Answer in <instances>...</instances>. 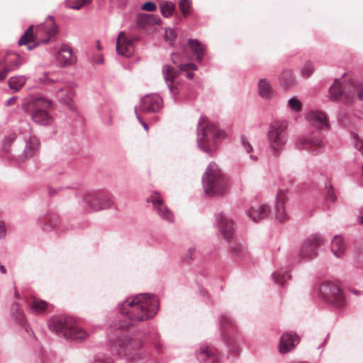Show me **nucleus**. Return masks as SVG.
<instances>
[{
  "instance_id": "nucleus-5",
  "label": "nucleus",
  "mask_w": 363,
  "mask_h": 363,
  "mask_svg": "<svg viewBox=\"0 0 363 363\" xmlns=\"http://www.w3.org/2000/svg\"><path fill=\"white\" fill-rule=\"evenodd\" d=\"M329 97L333 101L342 100L347 103L352 102L357 97L363 101V82H342L340 79H335L329 88Z\"/></svg>"
},
{
  "instance_id": "nucleus-44",
  "label": "nucleus",
  "mask_w": 363,
  "mask_h": 363,
  "mask_svg": "<svg viewBox=\"0 0 363 363\" xmlns=\"http://www.w3.org/2000/svg\"><path fill=\"white\" fill-rule=\"evenodd\" d=\"M72 93L70 92V91H68L65 96L63 97V96H61V98L60 99V101L66 104L67 106V107L69 108V109H73L74 107H73V104H72Z\"/></svg>"
},
{
  "instance_id": "nucleus-60",
  "label": "nucleus",
  "mask_w": 363,
  "mask_h": 363,
  "mask_svg": "<svg viewBox=\"0 0 363 363\" xmlns=\"http://www.w3.org/2000/svg\"><path fill=\"white\" fill-rule=\"evenodd\" d=\"M19 296H20L19 294L17 291H16L15 292V297L18 298H19Z\"/></svg>"
},
{
  "instance_id": "nucleus-1",
  "label": "nucleus",
  "mask_w": 363,
  "mask_h": 363,
  "mask_svg": "<svg viewBox=\"0 0 363 363\" xmlns=\"http://www.w3.org/2000/svg\"><path fill=\"white\" fill-rule=\"evenodd\" d=\"M158 309L159 302L155 295L140 294L126 299L119 306L120 312L126 320L120 321L118 328L127 329L135 323L150 319Z\"/></svg>"
},
{
  "instance_id": "nucleus-34",
  "label": "nucleus",
  "mask_w": 363,
  "mask_h": 363,
  "mask_svg": "<svg viewBox=\"0 0 363 363\" xmlns=\"http://www.w3.org/2000/svg\"><path fill=\"white\" fill-rule=\"evenodd\" d=\"M280 79L284 86L289 87L294 84L295 77L292 71L287 69L283 71Z\"/></svg>"
},
{
  "instance_id": "nucleus-52",
  "label": "nucleus",
  "mask_w": 363,
  "mask_h": 363,
  "mask_svg": "<svg viewBox=\"0 0 363 363\" xmlns=\"http://www.w3.org/2000/svg\"><path fill=\"white\" fill-rule=\"evenodd\" d=\"M33 26H30L25 31V34L26 35H28L30 38H31L33 40Z\"/></svg>"
},
{
  "instance_id": "nucleus-18",
  "label": "nucleus",
  "mask_w": 363,
  "mask_h": 363,
  "mask_svg": "<svg viewBox=\"0 0 363 363\" xmlns=\"http://www.w3.org/2000/svg\"><path fill=\"white\" fill-rule=\"evenodd\" d=\"M299 342L300 338L296 333L286 332L281 337L279 350L282 354L289 352L294 349Z\"/></svg>"
},
{
  "instance_id": "nucleus-56",
  "label": "nucleus",
  "mask_w": 363,
  "mask_h": 363,
  "mask_svg": "<svg viewBox=\"0 0 363 363\" xmlns=\"http://www.w3.org/2000/svg\"><path fill=\"white\" fill-rule=\"evenodd\" d=\"M358 218L359 223H363V209L360 211Z\"/></svg>"
},
{
  "instance_id": "nucleus-9",
  "label": "nucleus",
  "mask_w": 363,
  "mask_h": 363,
  "mask_svg": "<svg viewBox=\"0 0 363 363\" xmlns=\"http://www.w3.org/2000/svg\"><path fill=\"white\" fill-rule=\"evenodd\" d=\"M196 69H197V67L193 63L180 64L178 69L167 65H163L162 74L169 92L174 96L177 94V88L174 83L182 72H186V77L189 79H192L194 74L193 72H189V70Z\"/></svg>"
},
{
  "instance_id": "nucleus-8",
  "label": "nucleus",
  "mask_w": 363,
  "mask_h": 363,
  "mask_svg": "<svg viewBox=\"0 0 363 363\" xmlns=\"http://www.w3.org/2000/svg\"><path fill=\"white\" fill-rule=\"evenodd\" d=\"M141 347V342L138 338L121 336L111 346L113 352H116L120 358H125L128 362L135 359L137 352Z\"/></svg>"
},
{
  "instance_id": "nucleus-35",
  "label": "nucleus",
  "mask_w": 363,
  "mask_h": 363,
  "mask_svg": "<svg viewBox=\"0 0 363 363\" xmlns=\"http://www.w3.org/2000/svg\"><path fill=\"white\" fill-rule=\"evenodd\" d=\"M174 7L175 6L172 1H166L161 2L160 12L164 17L168 18L172 15Z\"/></svg>"
},
{
  "instance_id": "nucleus-55",
  "label": "nucleus",
  "mask_w": 363,
  "mask_h": 363,
  "mask_svg": "<svg viewBox=\"0 0 363 363\" xmlns=\"http://www.w3.org/2000/svg\"><path fill=\"white\" fill-rule=\"evenodd\" d=\"M172 62L173 64H177V55L174 53H172Z\"/></svg>"
},
{
  "instance_id": "nucleus-38",
  "label": "nucleus",
  "mask_w": 363,
  "mask_h": 363,
  "mask_svg": "<svg viewBox=\"0 0 363 363\" xmlns=\"http://www.w3.org/2000/svg\"><path fill=\"white\" fill-rule=\"evenodd\" d=\"M287 107L294 113H299L302 110V104L296 97H292L288 101Z\"/></svg>"
},
{
  "instance_id": "nucleus-4",
  "label": "nucleus",
  "mask_w": 363,
  "mask_h": 363,
  "mask_svg": "<svg viewBox=\"0 0 363 363\" xmlns=\"http://www.w3.org/2000/svg\"><path fill=\"white\" fill-rule=\"evenodd\" d=\"M51 106V101L44 97L28 96L23 100L21 108L30 114L34 123L48 126L53 122L52 116L47 111Z\"/></svg>"
},
{
  "instance_id": "nucleus-39",
  "label": "nucleus",
  "mask_w": 363,
  "mask_h": 363,
  "mask_svg": "<svg viewBox=\"0 0 363 363\" xmlns=\"http://www.w3.org/2000/svg\"><path fill=\"white\" fill-rule=\"evenodd\" d=\"M179 6L184 16H186L191 14L192 8L189 0H181L179 1Z\"/></svg>"
},
{
  "instance_id": "nucleus-53",
  "label": "nucleus",
  "mask_w": 363,
  "mask_h": 363,
  "mask_svg": "<svg viewBox=\"0 0 363 363\" xmlns=\"http://www.w3.org/2000/svg\"><path fill=\"white\" fill-rule=\"evenodd\" d=\"M16 99H17L16 96H13V97L9 98L6 101V106H9L13 104L16 101Z\"/></svg>"
},
{
  "instance_id": "nucleus-36",
  "label": "nucleus",
  "mask_w": 363,
  "mask_h": 363,
  "mask_svg": "<svg viewBox=\"0 0 363 363\" xmlns=\"http://www.w3.org/2000/svg\"><path fill=\"white\" fill-rule=\"evenodd\" d=\"M272 278L274 280V282L279 284L281 286H284V282L291 279V275L287 271L282 272H276L272 274Z\"/></svg>"
},
{
  "instance_id": "nucleus-11",
  "label": "nucleus",
  "mask_w": 363,
  "mask_h": 363,
  "mask_svg": "<svg viewBox=\"0 0 363 363\" xmlns=\"http://www.w3.org/2000/svg\"><path fill=\"white\" fill-rule=\"evenodd\" d=\"M325 243V240L320 235H311L303 242L298 252L299 259L307 261L315 257L318 255L319 247Z\"/></svg>"
},
{
  "instance_id": "nucleus-22",
  "label": "nucleus",
  "mask_w": 363,
  "mask_h": 363,
  "mask_svg": "<svg viewBox=\"0 0 363 363\" xmlns=\"http://www.w3.org/2000/svg\"><path fill=\"white\" fill-rule=\"evenodd\" d=\"M258 94L259 96L265 100L270 101L273 99L274 91L271 83L266 79H261L258 84Z\"/></svg>"
},
{
  "instance_id": "nucleus-13",
  "label": "nucleus",
  "mask_w": 363,
  "mask_h": 363,
  "mask_svg": "<svg viewBox=\"0 0 363 363\" xmlns=\"http://www.w3.org/2000/svg\"><path fill=\"white\" fill-rule=\"evenodd\" d=\"M215 218L219 232L227 242H230L235 231L234 221L222 212L216 213Z\"/></svg>"
},
{
  "instance_id": "nucleus-50",
  "label": "nucleus",
  "mask_w": 363,
  "mask_h": 363,
  "mask_svg": "<svg viewBox=\"0 0 363 363\" xmlns=\"http://www.w3.org/2000/svg\"><path fill=\"white\" fill-rule=\"evenodd\" d=\"M68 189H69V187L60 188L59 189L50 188L49 194H50V195L53 196V195L57 194L60 191H64V190Z\"/></svg>"
},
{
  "instance_id": "nucleus-26",
  "label": "nucleus",
  "mask_w": 363,
  "mask_h": 363,
  "mask_svg": "<svg viewBox=\"0 0 363 363\" xmlns=\"http://www.w3.org/2000/svg\"><path fill=\"white\" fill-rule=\"evenodd\" d=\"M331 251L337 257H342L346 250V244L340 235H335L331 241Z\"/></svg>"
},
{
  "instance_id": "nucleus-40",
  "label": "nucleus",
  "mask_w": 363,
  "mask_h": 363,
  "mask_svg": "<svg viewBox=\"0 0 363 363\" xmlns=\"http://www.w3.org/2000/svg\"><path fill=\"white\" fill-rule=\"evenodd\" d=\"M325 189L326 191L325 199L330 202H334L336 200V196L330 182L325 183Z\"/></svg>"
},
{
  "instance_id": "nucleus-21",
  "label": "nucleus",
  "mask_w": 363,
  "mask_h": 363,
  "mask_svg": "<svg viewBox=\"0 0 363 363\" xmlns=\"http://www.w3.org/2000/svg\"><path fill=\"white\" fill-rule=\"evenodd\" d=\"M0 62L9 73L18 69L25 61L18 55H12L4 57Z\"/></svg>"
},
{
  "instance_id": "nucleus-27",
  "label": "nucleus",
  "mask_w": 363,
  "mask_h": 363,
  "mask_svg": "<svg viewBox=\"0 0 363 363\" xmlns=\"http://www.w3.org/2000/svg\"><path fill=\"white\" fill-rule=\"evenodd\" d=\"M197 359L201 362H206L207 359H212L211 363H215L218 357L215 354L214 349L208 346H201L197 354Z\"/></svg>"
},
{
  "instance_id": "nucleus-48",
  "label": "nucleus",
  "mask_w": 363,
  "mask_h": 363,
  "mask_svg": "<svg viewBox=\"0 0 363 363\" xmlns=\"http://www.w3.org/2000/svg\"><path fill=\"white\" fill-rule=\"evenodd\" d=\"M196 252V250L194 247H190L188 250V252L185 257V259L188 261H192L194 259V254Z\"/></svg>"
},
{
  "instance_id": "nucleus-23",
  "label": "nucleus",
  "mask_w": 363,
  "mask_h": 363,
  "mask_svg": "<svg viewBox=\"0 0 363 363\" xmlns=\"http://www.w3.org/2000/svg\"><path fill=\"white\" fill-rule=\"evenodd\" d=\"M56 60L61 67L72 65L75 62V57L69 48H61L56 55Z\"/></svg>"
},
{
  "instance_id": "nucleus-64",
  "label": "nucleus",
  "mask_w": 363,
  "mask_h": 363,
  "mask_svg": "<svg viewBox=\"0 0 363 363\" xmlns=\"http://www.w3.org/2000/svg\"><path fill=\"white\" fill-rule=\"evenodd\" d=\"M108 124H111V118L109 119Z\"/></svg>"
},
{
  "instance_id": "nucleus-6",
  "label": "nucleus",
  "mask_w": 363,
  "mask_h": 363,
  "mask_svg": "<svg viewBox=\"0 0 363 363\" xmlns=\"http://www.w3.org/2000/svg\"><path fill=\"white\" fill-rule=\"evenodd\" d=\"M227 178L215 162H211L202 177V184L206 195L213 196L227 189Z\"/></svg>"
},
{
  "instance_id": "nucleus-24",
  "label": "nucleus",
  "mask_w": 363,
  "mask_h": 363,
  "mask_svg": "<svg viewBox=\"0 0 363 363\" xmlns=\"http://www.w3.org/2000/svg\"><path fill=\"white\" fill-rule=\"evenodd\" d=\"M285 194L284 191H279L277 195L276 218L281 223L289 218L285 212L284 207Z\"/></svg>"
},
{
  "instance_id": "nucleus-32",
  "label": "nucleus",
  "mask_w": 363,
  "mask_h": 363,
  "mask_svg": "<svg viewBox=\"0 0 363 363\" xmlns=\"http://www.w3.org/2000/svg\"><path fill=\"white\" fill-rule=\"evenodd\" d=\"M11 316L16 320L21 325H23L26 322L25 316L19 308V306L16 302H13L11 306Z\"/></svg>"
},
{
  "instance_id": "nucleus-14",
  "label": "nucleus",
  "mask_w": 363,
  "mask_h": 363,
  "mask_svg": "<svg viewBox=\"0 0 363 363\" xmlns=\"http://www.w3.org/2000/svg\"><path fill=\"white\" fill-rule=\"evenodd\" d=\"M148 203H152L158 216L169 222L174 220V216L169 208L164 204V201L160 194L155 192L147 198Z\"/></svg>"
},
{
  "instance_id": "nucleus-63",
  "label": "nucleus",
  "mask_w": 363,
  "mask_h": 363,
  "mask_svg": "<svg viewBox=\"0 0 363 363\" xmlns=\"http://www.w3.org/2000/svg\"><path fill=\"white\" fill-rule=\"evenodd\" d=\"M62 91H63V89H58L57 91V92H62Z\"/></svg>"
},
{
  "instance_id": "nucleus-49",
  "label": "nucleus",
  "mask_w": 363,
  "mask_h": 363,
  "mask_svg": "<svg viewBox=\"0 0 363 363\" xmlns=\"http://www.w3.org/2000/svg\"><path fill=\"white\" fill-rule=\"evenodd\" d=\"M135 115H136V117L138 119L139 122L140 123V124L143 125V127L144 128L145 130H148V126L147 125V123L143 121L140 116H139L138 113V111H137V108L135 107Z\"/></svg>"
},
{
  "instance_id": "nucleus-10",
  "label": "nucleus",
  "mask_w": 363,
  "mask_h": 363,
  "mask_svg": "<svg viewBox=\"0 0 363 363\" xmlns=\"http://www.w3.org/2000/svg\"><path fill=\"white\" fill-rule=\"evenodd\" d=\"M320 296L334 307L340 308L345 304V296L338 284L333 281H326L320 284Z\"/></svg>"
},
{
  "instance_id": "nucleus-16",
  "label": "nucleus",
  "mask_w": 363,
  "mask_h": 363,
  "mask_svg": "<svg viewBox=\"0 0 363 363\" xmlns=\"http://www.w3.org/2000/svg\"><path fill=\"white\" fill-rule=\"evenodd\" d=\"M116 50L117 53L125 57H130L134 52V45L131 39L128 38L124 32L118 35Z\"/></svg>"
},
{
  "instance_id": "nucleus-3",
  "label": "nucleus",
  "mask_w": 363,
  "mask_h": 363,
  "mask_svg": "<svg viewBox=\"0 0 363 363\" xmlns=\"http://www.w3.org/2000/svg\"><path fill=\"white\" fill-rule=\"evenodd\" d=\"M225 138V133L215 125L209 123L205 116H201L197 124V145L203 152L211 156L217 146V140Z\"/></svg>"
},
{
  "instance_id": "nucleus-28",
  "label": "nucleus",
  "mask_w": 363,
  "mask_h": 363,
  "mask_svg": "<svg viewBox=\"0 0 363 363\" xmlns=\"http://www.w3.org/2000/svg\"><path fill=\"white\" fill-rule=\"evenodd\" d=\"M220 327L221 334L223 337V340H224L225 342L229 345H233L234 340H232V341L227 340L225 334V330L228 328H234V322L231 319V318H230L228 315H223L220 318Z\"/></svg>"
},
{
  "instance_id": "nucleus-7",
  "label": "nucleus",
  "mask_w": 363,
  "mask_h": 363,
  "mask_svg": "<svg viewBox=\"0 0 363 363\" xmlns=\"http://www.w3.org/2000/svg\"><path fill=\"white\" fill-rule=\"evenodd\" d=\"M287 124L282 121L272 123L267 133L268 151L269 154L278 157L284 150L286 144V130Z\"/></svg>"
},
{
  "instance_id": "nucleus-33",
  "label": "nucleus",
  "mask_w": 363,
  "mask_h": 363,
  "mask_svg": "<svg viewBox=\"0 0 363 363\" xmlns=\"http://www.w3.org/2000/svg\"><path fill=\"white\" fill-rule=\"evenodd\" d=\"M48 26L50 28L46 30L48 35L50 37L55 36L57 33V26L55 24L54 17L48 16L46 21L44 23H41L39 28Z\"/></svg>"
},
{
  "instance_id": "nucleus-54",
  "label": "nucleus",
  "mask_w": 363,
  "mask_h": 363,
  "mask_svg": "<svg viewBox=\"0 0 363 363\" xmlns=\"http://www.w3.org/2000/svg\"><path fill=\"white\" fill-rule=\"evenodd\" d=\"M91 363H111L109 361H105L104 359H101L98 357H95Z\"/></svg>"
},
{
  "instance_id": "nucleus-17",
  "label": "nucleus",
  "mask_w": 363,
  "mask_h": 363,
  "mask_svg": "<svg viewBox=\"0 0 363 363\" xmlns=\"http://www.w3.org/2000/svg\"><path fill=\"white\" fill-rule=\"evenodd\" d=\"M307 121L319 130L328 129L329 123L328 116L321 111H312L306 116Z\"/></svg>"
},
{
  "instance_id": "nucleus-2",
  "label": "nucleus",
  "mask_w": 363,
  "mask_h": 363,
  "mask_svg": "<svg viewBox=\"0 0 363 363\" xmlns=\"http://www.w3.org/2000/svg\"><path fill=\"white\" fill-rule=\"evenodd\" d=\"M50 330L58 336L74 342H82L89 337L88 333L77 325L74 318L65 315L52 317L48 321Z\"/></svg>"
},
{
  "instance_id": "nucleus-20",
  "label": "nucleus",
  "mask_w": 363,
  "mask_h": 363,
  "mask_svg": "<svg viewBox=\"0 0 363 363\" xmlns=\"http://www.w3.org/2000/svg\"><path fill=\"white\" fill-rule=\"evenodd\" d=\"M246 213L254 222L257 223L269 215L270 208L265 204L252 206L247 211Z\"/></svg>"
},
{
  "instance_id": "nucleus-62",
  "label": "nucleus",
  "mask_w": 363,
  "mask_h": 363,
  "mask_svg": "<svg viewBox=\"0 0 363 363\" xmlns=\"http://www.w3.org/2000/svg\"><path fill=\"white\" fill-rule=\"evenodd\" d=\"M97 48H98L99 50H101V46H100V45H99V43H98V44H97Z\"/></svg>"
},
{
  "instance_id": "nucleus-29",
  "label": "nucleus",
  "mask_w": 363,
  "mask_h": 363,
  "mask_svg": "<svg viewBox=\"0 0 363 363\" xmlns=\"http://www.w3.org/2000/svg\"><path fill=\"white\" fill-rule=\"evenodd\" d=\"M48 306L45 301L34 298L30 306V311L36 315L43 314L45 312Z\"/></svg>"
},
{
  "instance_id": "nucleus-51",
  "label": "nucleus",
  "mask_w": 363,
  "mask_h": 363,
  "mask_svg": "<svg viewBox=\"0 0 363 363\" xmlns=\"http://www.w3.org/2000/svg\"><path fill=\"white\" fill-rule=\"evenodd\" d=\"M6 235V228L4 222H0V239Z\"/></svg>"
},
{
  "instance_id": "nucleus-57",
  "label": "nucleus",
  "mask_w": 363,
  "mask_h": 363,
  "mask_svg": "<svg viewBox=\"0 0 363 363\" xmlns=\"http://www.w3.org/2000/svg\"><path fill=\"white\" fill-rule=\"evenodd\" d=\"M0 272L1 274H6V269L5 268V267L2 264H0Z\"/></svg>"
},
{
  "instance_id": "nucleus-47",
  "label": "nucleus",
  "mask_w": 363,
  "mask_h": 363,
  "mask_svg": "<svg viewBox=\"0 0 363 363\" xmlns=\"http://www.w3.org/2000/svg\"><path fill=\"white\" fill-rule=\"evenodd\" d=\"M242 145L247 152H252L253 147L245 137H242Z\"/></svg>"
},
{
  "instance_id": "nucleus-45",
  "label": "nucleus",
  "mask_w": 363,
  "mask_h": 363,
  "mask_svg": "<svg viewBox=\"0 0 363 363\" xmlns=\"http://www.w3.org/2000/svg\"><path fill=\"white\" fill-rule=\"evenodd\" d=\"M177 37V34L174 30H170L169 33H167V30H166V34L164 35L165 40L169 42V43L172 45L174 40Z\"/></svg>"
},
{
  "instance_id": "nucleus-37",
  "label": "nucleus",
  "mask_w": 363,
  "mask_h": 363,
  "mask_svg": "<svg viewBox=\"0 0 363 363\" xmlns=\"http://www.w3.org/2000/svg\"><path fill=\"white\" fill-rule=\"evenodd\" d=\"M91 1L92 0H67L66 4L67 7L70 9L79 10L84 5L90 4Z\"/></svg>"
},
{
  "instance_id": "nucleus-15",
  "label": "nucleus",
  "mask_w": 363,
  "mask_h": 363,
  "mask_svg": "<svg viewBox=\"0 0 363 363\" xmlns=\"http://www.w3.org/2000/svg\"><path fill=\"white\" fill-rule=\"evenodd\" d=\"M162 107V99L156 94H147L140 99V110L143 113H155Z\"/></svg>"
},
{
  "instance_id": "nucleus-58",
  "label": "nucleus",
  "mask_w": 363,
  "mask_h": 363,
  "mask_svg": "<svg viewBox=\"0 0 363 363\" xmlns=\"http://www.w3.org/2000/svg\"><path fill=\"white\" fill-rule=\"evenodd\" d=\"M250 159L254 160V161H257L258 158L257 157L253 155H250Z\"/></svg>"
},
{
  "instance_id": "nucleus-25",
  "label": "nucleus",
  "mask_w": 363,
  "mask_h": 363,
  "mask_svg": "<svg viewBox=\"0 0 363 363\" xmlns=\"http://www.w3.org/2000/svg\"><path fill=\"white\" fill-rule=\"evenodd\" d=\"M188 44L196 55L197 61L201 62L205 55L206 45L197 39H189Z\"/></svg>"
},
{
  "instance_id": "nucleus-59",
  "label": "nucleus",
  "mask_w": 363,
  "mask_h": 363,
  "mask_svg": "<svg viewBox=\"0 0 363 363\" xmlns=\"http://www.w3.org/2000/svg\"><path fill=\"white\" fill-rule=\"evenodd\" d=\"M57 223H51L50 224V225L52 228H55V227H56V226H57Z\"/></svg>"
},
{
  "instance_id": "nucleus-19",
  "label": "nucleus",
  "mask_w": 363,
  "mask_h": 363,
  "mask_svg": "<svg viewBox=\"0 0 363 363\" xmlns=\"http://www.w3.org/2000/svg\"><path fill=\"white\" fill-rule=\"evenodd\" d=\"M323 141L319 137L307 135L302 138L296 143V147L299 150L306 149L309 151H317L322 146Z\"/></svg>"
},
{
  "instance_id": "nucleus-30",
  "label": "nucleus",
  "mask_w": 363,
  "mask_h": 363,
  "mask_svg": "<svg viewBox=\"0 0 363 363\" xmlns=\"http://www.w3.org/2000/svg\"><path fill=\"white\" fill-rule=\"evenodd\" d=\"M26 79L23 75H18L11 77L8 81V84L10 89L16 92L19 91L25 84Z\"/></svg>"
},
{
  "instance_id": "nucleus-41",
  "label": "nucleus",
  "mask_w": 363,
  "mask_h": 363,
  "mask_svg": "<svg viewBox=\"0 0 363 363\" xmlns=\"http://www.w3.org/2000/svg\"><path fill=\"white\" fill-rule=\"evenodd\" d=\"M315 70L314 65L311 61H307L301 69V75L304 77H310Z\"/></svg>"
},
{
  "instance_id": "nucleus-42",
  "label": "nucleus",
  "mask_w": 363,
  "mask_h": 363,
  "mask_svg": "<svg viewBox=\"0 0 363 363\" xmlns=\"http://www.w3.org/2000/svg\"><path fill=\"white\" fill-rule=\"evenodd\" d=\"M33 40H33L28 35H26V34L24 33L19 39L18 45H27L28 49L30 50H33L36 46V44H35L33 45H31L29 44L30 43L33 42Z\"/></svg>"
},
{
  "instance_id": "nucleus-31",
  "label": "nucleus",
  "mask_w": 363,
  "mask_h": 363,
  "mask_svg": "<svg viewBox=\"0 0 363 363\" xmlns=\"http://www.w3.org/2000/svg\"><path fill=\"white\" fill-rule=\"evenodd\" d=\"M39 143L35 138L31 139L30 143H28L23 150V156L25 158L33 157L38 151Z\"/></svg>"
},
{
  "instance_id": "nucleus-43",
  "label": "nucleus",
  "mask_w": 363,
  "mask_h": 363,
  "mask_svg": "<svg viewBox=\"0 0 363 363\" xmlns=\"http://www.w3.org/2000/svg\"><path fill=\"white\" fill-rule=\"evenodd\" d=\"M231 252L236 257L243 256L245 253V249L240 244H234L230 247Z\"/></svg>"
},
{
  "instance_id": "nucleus-12",
  "label": "nucleus",
  "mask_w": 363,
  "mask_h": 363,
  "mask_svg": "<svg viewBox=\"0 0 363 363\" xmlns=\"http://www.w3.org/2000/svg\"><path fill=\"white\" fill-rule=\"evenodd\" d=\"M84 201L93 211L108 208L112 205L110 197L99 191H89L84 196Z\"/></svg>"
},
{
  "instance_id": "nucleus-46",
  "label": "nucleus",
  "mask_w": 363,
  "mask_h": 363,
  "mask_svg": "<svg viewBox=\"0 0 363 363\" xmlns=\"http://www.w3.org/2000/svg\"><path fill=\"white\" fill-rule=\"evenodd\" d=\"M156 8L155 4L152 1H147L141 6L142 10L147 11H153Z\"/></svg>"
},
{
  "instance_id": "nucleus-61",
  "label": "nucleus",
  "mask_w": 363,
  "mask_h": 363,
  "mask_svg": "<svg viewBox=\"0 0 363 363\" xmlns=\"http://www.w3.org/2000/svg\"><path fill=\"white\" fill-rule=\"evenodd\" d=\"M99 62V63H101V62H103V59H102V58L99 59V62Z\"/></svg>"
}]
</instances>
